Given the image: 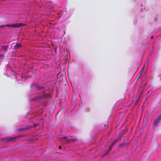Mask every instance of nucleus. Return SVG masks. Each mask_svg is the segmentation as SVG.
<instances>
[{
  "label": "nucleus",
  "mask_w": 161,
  "mask_h": 161,
  "mask_svg": "<svg viewBox=\"0 0 161 161\" xmlns=\"http://www.w3.org/2000/svg\"><path fill=\"white\" fill-rule=\"evenodd\" d=\"M16 139V137H13L7 138V142H12L14 141Z\"/></svg>",
  "instance_id": "obj_6"
},
{
  "label": "nucleus",
  "mask_w": 161,
  "mask_h": 161,
  "mask_svg": "<svg viewBox=\"0 0 161 161\" xmlns=\"http://www.w3.org/2000/svg\"><path fill=\"white\" fill-rule=\"evenodd\" d=\"M22 77H21L20 78V80H17L18 81V82L19 83H21L22 81Z\"/></svg>",
  "instance_id": "obj_8"
},
{
  "label": "nucleus",
  "mask_w": 161,
  "mask_h": 161,
  "mask_svg": "<svg viewBox=\"0 0 161 161\" xmlns=\"http://www.w3.org/2000/svg\"><path fill=\"white\" fill-rule=\"evenodd\" d=\"M59 149H61V146H59Z\"/></svg>",
  "instance_id": "obj_14"
},
{
  "label": "nucleus",
  "mask_w": 161,
  "mask_h": 161,
  "mask_svg": "<svg viewBox=\"0 0 161 161\" xmlns=\"http://www.w3.org/2000/svg\"><path fill=\"white\" fill-rule=\"evenodd\" d=\"M113 146H112V144H111V145H110L109 148V150H108L109 152L112 149V148Z\"/></svg>",
  "instance_id": "obj_10"
},
{
  "label": "nucleus",
  "mask_w": 161,
  "mask_h": 161,
  "mask_svg": "<svg viewBox=\"0 0 161 161\" xmlns=\"http://www.w3.org/2000/svg\"><path fill=\"white\" fill-rule=\"evenodd\" d=\"M50 96V95L48 94H46L44 93V94L41 96H38L37 97L34 98V100L35 101L38 100L39 99H44L45 98L49 97Z\"/></svg>",
  "instance_id": "obj_3"
},
{
  "label": "nucleus",
  "mask_w": 161,
  "mask_h": 161,
  "mask_svg": "<svg viewBox=\"0 0 161 161\" xmlns=\"http://www.w3.org/2000/svg\"><path fill=\"white\" fill-rule=\"evenodd\" d=\"M3 56V55L0 54V58H2Z\"/></svg>",
  "instance_id": "obj_13"
},
{
  "label": "nucleus",
  "mask_w": 161,
  "mask_h": 161,
  "mask_svg": "<svg viewBox=\"0 0 161 161\" xmlns=\"http://www.w3.org/2000/svg\"><path fill=\"white\" fill-rule=\"evenodd\" d=\"M117 142H118L117 140H115L111 144L112 145V146H114V145Z\"/></svg>",
  "instance_id": "obj_9"
},
{
  "label": "nucleus",
  "mask_w": 161,
  "mask_h": 161,
  "mask_svg": "<svg viewBox=\"0 0 161 161\" xmlns=\"http://www.w3.org/2000/svg\"><path fill=\"white\" fill-rule=\"evenodd\" d=\"M34 88L37 90H42L43 89V88L40 87L38 85H36L34 86Z\"/></svg>",
  "instance_id": "obj_5"
},
{
  "label": "nucleus",
  "mask_w": 161,
  "mask_h": 161,
  "mask_svg": "<svg viewBox=\"0 0 161 161\" xmlns=\"http://www.w3.org/2000/svg\"><path fill=\"white\" fill-rule=\"evenodd\" d=\"M161 122V114L158 116L154 121L153 127L154 128L159 126Z\"/></svg>",
  "instance_id": "obj_1"
},
{
  "label": "nucleus",
  "mask_w": 161,
  "mask_h": 161,
  "mask_svg": "<svg viewBox=\"0 0 161 161\" xmlns=\"http://www.w3.org/2000/svg\"><path fill=\"white\" fill-rule=\"evenodd\" d=\"M32 126H31L29 128H32Z\"/></svg>",
  "instance_id": "obj_15"
},
{
  "label": "nucleus",
  "mask_w": 161,
  "mask_h": 161,
  "mask_svg": "<svg viewBox=\"0 0 161 161\" xmlns=\"http://www.w3.org/2000/svg\"><path fill=\"white\" fill-rule=\"evenodd\" d=\"M8 48V47L7 46H5L4 47V49L5 50H7Z\"/></svg>",
  "instance_id": "obj_11"
},
{
  "label": "nucleus",
  "mask_w": 161,
  "mask_h": 161,
  "mask_svg": "<svg viewBox=\"0 0 161 161\" xmlns=\"http://www.w3.org/2000/svg\"><path fill=\"white\" fill-rule=\"evenodd\" d=\"M14 78L15 79H16L17 78V76L16 75H14Z\"/></svg>",
  "instance_id": "obj_12"
},
{
  "label": "nucleus",
  "mask_w": 161,
  "mask_h": 161,
  "mask_svg": "<svg viewBox=\"0 0 161 161\" xmlns=\"http://www.w3.org/2000/svg\"><path fill=\"white\" fill-rule=\"evenodd\" d=\"M60 140L61 141H64L66 143H68L71 142L70 140L67 138V137H65L61 138Z\"/></svg>",
  "instance_id": "obj_4"
},
{
  "label": "nucleus",
  "mask_w": 161,
  "mask_h": 161,
  "mask_svg": "<svg viewBox=\"0 0 161 161\" xmlns=\"http://www.w3.org/2000/svg\"><path fill=\"white\" fill-rule=\"evenodd\" d=\"M20 45L19 44H16L14 46V48H18L20 46Z\"/></svg>",
  "instance_id": "obj_7"
},
{
  "label": "nucleus",
  "mask_w": 161,
  "mask_h": 161,
  "mask_svg": "<svg viewBox=\"0 0 161 161\" xmlns=\"http://www.w3.org/2000/svg\"><path fill=\"white\" fill-rule=\"evenodd\" d=\"M23 26V24L22 23H17L14 24H7L6 25V26L8 27H19L22 26Z\"/></svg>",
  "instance_id": "obj_2"
}]
</instances>
